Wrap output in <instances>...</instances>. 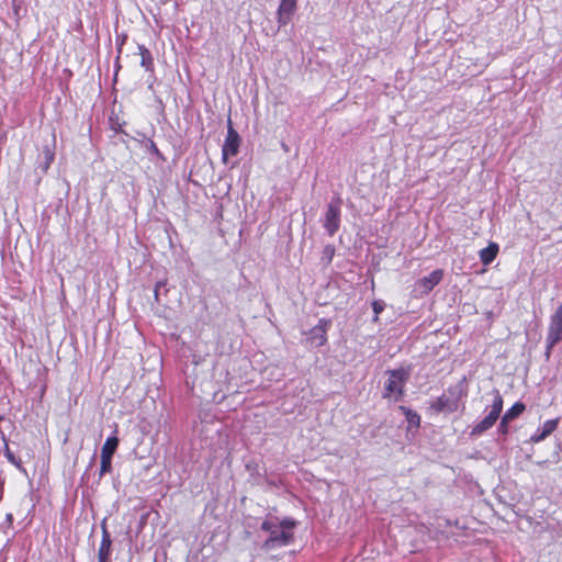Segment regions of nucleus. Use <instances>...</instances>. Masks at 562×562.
<instances>
[{"instance_id": "1a4fd4ad", "label": "nucleus", "mask_w": 562, "mask_h": 562, "mask_svg": "<svg viewBox=\"0 0 562 562\" xmlns=\"http://www.w3.org/2000/svg\"><path fill=\"white\" fill-rule=\"evenodd\" d=\"M101 529L102 539L98 550V560L110 561L112 540L105 520L102 521Z\"/></svg>"}, {"instance_id": "4be33fe9", "label": "nucleus", "mask_w": 562, "mask_h": 562, "mask_svg": "<svg viewBox=\"0 0 562 562\" xmlns=\"http://www.w3.org/2000/svg\"><path fill=\"white\" fill-rule=\"evenodd\" d=\"M508 424H509V422L504 423V418L502 417L499 426H498V431L502 435H506L508 432Z\"/></svg>"}, {"instance_id": "a211bd4d", "label": "nucleus", "mask_w": 562, "mask_h": 562, "mask_svg": "<svg viewBox=\"0 0 562 562\" xmlns=\"http://www.w3.org/2000/svg\"><path fill=\"white\" fill-rule=\"evenodd\" d=\"M402 409H404L405 414H406V419L407 422L411 424V425H415V426H418L419 425V422H420V417L417 413L415 412H412L411 409H406L404 407H402Z\"/></svg>"}, {"instance_id": "6e6552de", "label": "nucleus", "mask_w": 562, "mask_h": 562, "mask_svg": "<svg viewBox=\"0 0 562 562\" xmlns=\"http://www.w3.org/2000/svg\"><path fill=\"white\" fill-rule=\"evenodd\" d=\"M296 10V0H281L277 11V21L279 26H285L292 19Z\"/></svg>"}, {"instance_id": "9d476101", "label": "nucleus", "mask_w": 562, "mask_h": 562, "mask_svg": "<svg viewBox=\"0 0 562 562\" xmlns=\"http://www.w3.org/2000/svg\"><path fill=\"white\" fill-rule=\"evenodd\" d=\"M443 277V271L440 269L434 270L428 276L422 278L417 285L422 289V292L427 294L429 293L441 280Z\"/></svg>"}, {"instance_id": "9b49d317", "label": "nucleus", "mask_w": 562, "mask_h": 562, "mask_svg": "<svg viewBox=\"0 0 562 562\" xmlns=\"http://www.w3.org/2000/svg\"><path fill=\"white\" fill-rule=\"evenodd\" d=\"M559 419H549L530 438L532 442H540L550 436L558 427Z\"/></svg>"}, {"instance_id": "f257e3e1", "label": "nucleus", "mask_w": 562, "mask_h": 562, "mask_svg": "<svg viewBox=\"0 0 562 562\" xmlns=\"http://www.w3.org/2000/svg\"><path fill=\"white\" fill-rule=\"evenodd\" d=\"M296 522L293 519L285 518L281 521L268 519L261 524V529L269 532V537L262 544L266 550H272L288 546L293 540V529Z\"/></svg>"}, {"instance_id": "aec40b11", "label": "nucleus", "mask_w": 562, "mask_h": 562, "mask_svg": "<svg viewBox=\"0 0 562 562\" xmlns=\"http://www.w3.org/2000/svg\"><path fill=\"white\" fill-rule=\"evenodd\" d=\"M334 254H335L334 246H331V245L325 246L324 251H323V257H324V259H326V261L328 263L331 261Z\"/></svg>"}, {"instance_id": "b1692460", "label": "nucleus", "mask_w": 562, "mask_h": 562, "mask_svg": "<svg viewBox=\"0 0 562 562\" xmlns=\"http://www.w3.org/2000/svg\"><path fill=\"white\" fill-rule=\"evenodd\" d=\"M165 284H166V283H165V282H161V281L156 283V286H155V299H156L157 301H158V293H159V289H160L161 286H165Z\"/></svg>"}, {"instance_id": "4468645a", "label": "nucleus", "mask_w": 562, "mask_h": 562, "mask_svg": "<svg viewBox=\"0 0 562 562\" xmlns=\"http://www.w3.org/2000/svg\"><path fill=\"white\" fill-rule=\"evenodd\" d=\"M119 438L116 436L109 437L101 448V456L113 457L119 446Z\"/></svg>"}, {"instance_id": "dca6fc26", "label": "nucleus", "mask_w": 562, "mask_h": 562, "mask_svg": "<svg viewBox=\"0 0 562 562\" xmlns=\"http://www.w3.org/2000/svg\"><path fill=\"white\" fill-rule=\"evenodd\" d=\"M434 407L439 412L445 409L452 411L453 408H456V403H450L449 398L441 396L437 398L436 403L434 404Z\"/></svg>"}, {"instance_id": "20e7f679", "label": "nucleus", "mask_w": 562, "mask_h": 562, "mask_svg": "<svg viewBox=\"0 0 562 562\" xmlns=\"http://www.w3.org/2000/svg\"><path fill=\"white\" fill-rule=\"evenodd\" d=\"M330 325V319L321 318L310 331L305 333V346L307 348L322 347L327 340L326 333Z\"/></svg>"}, {"instance_id": "423d86ee", "label": "nucleus", "mask_w": 562, "mask_h": 562, "mask_svg": "<svg viewBox=\"0 0 562 562\" xmlns=\"http://www.w3.org/2000/svg\"><path fill=\"white\" fill-rule=\"evenodd\" d=\"M390 378L387 379L384 390V396H391L394 393L400 395L403 393V385L409 376V372L406 369H396L389 371Z\"/></svg>"}, {"instance_id": "5701e85b", "label": "nucleus", "mask_w": 562, "mask_h": 562, "mask_svg": "<svg viewBox=\"0 0 562 562\" xmlns=\"http://www.w3.org/2000/svg\"><path fill=\"white\" fill-rule=\"evenodd\" d=\"M148 150H149L151 154H154V155H156V156H158V157H161V154H160V151H159L158 147L156 146V144H155L153 140H149V144H148Z\"/></svg>"}, {"instance_id": "a878e982", "label": "nucleus", "mask_w": 562, "mask_h": 562, "mask_svg": "<svg viewBox=\"0 0 562 562\" xmlns=\"http://www.w3.org/2000/svg\"><path fill=\"white\" fill-rule=\"evenodd\" d=\"M98 562H109V561L98 560Z\"/></svg>"}, {"instance_id": "0eeeda50", "label": "nucleus", "mask_w": 562, "mask_h": 562, "mask_svg": "<svg viewBox=\"0 0 562 562\" xmlns=\"http://www.w3.org/2000/svg\"><path fill=\"white\" fill-rule=\"evenodd\" d=\"M240 146L239 134L234 130L231 119L228 120L227 135L222 147L223 160L226 161L228 157L235 156Z\"/></svg>"}, {"instance_id": "7ed1b4c3", "label": "nucleus", "mask_w": 562, "mask_h": 562, "mask_svg": "<svg viewBox=\"0 0 562 562\" xmlns=\"http://www.w3.org/2000/svg\"><path fill=\"white\" fill-rule=\"evenodd\" d=\"M341 199H333L328 205L324 218V228L329 236H334L340 227Z\"/></svg>"}, {"instance_id": "f03ea898", "label": "nucleus", "mask_w": 562, "mask_h": 562, "mask_svg": "<svg viewBox=\"0 0 562 562\" xmlns=\"http://www.w3.org/2000/svg\"><path fill=\"white\" fill-rule=\"evenodd\" d=\"M502 409H503L502 395H501L499 391L494 390L493 403L491 405V409H490L488 414L473 427L471 434L474 436H480L483 432H485L486 430H488L491 427H493V425L499 418Z\"/></svg>"}, {"instance_id": "393cba45", "label": "nucleus", "mask_w": 562, "mask_h": 562, "mask_svg": "<svg viewBox=\"0 0 562 562\" xmlns=\"http://www.w3.org/2000/svg\"><path fill=\"white\" fill-rule=\"evenodd\" d=\"M5 522L11 526L12 522H13V515L12 514H7L5 516Z\"/></svg>"}, {"instance_id": "6ab92c4d", "label": "nucleus", "mask_w": 562, "mask_h": 562, "mask_svg": "<svg viewBox=\"0 0 562 562\" xmlns=\"http://www.w3.org/2000/svg\"><path fill=\"white\" fill-rule=\"evenodd\" d=\"M385 303L381 300L373 301L372 310L374 312V321L378 319L379 315L384 311Z\"/></svg>"}, {"instance_id": "f3484780", "label": "nucleus", "mask_w": 562, "mask_h": 562, "mask_svg": "<svg viewBox=\"0 0 562 562\" xmlns=\"http://www.w3.org/2000/svg\"><path fill=\"white\" fill-rule=\"evenodd\" d=\"M111 471H112V458L101 456L99 476L102 477L104 474L110 473Z\"/></svg>"}, {"instance_id": "2eb2a0df", "label": "nucleus", "mask_w": 562, "mask_h": 562, "mask_svg": "<svg viewBox=\"0 0 562 562\" xmlns=\"http://www.w3.org/2000/svg\"><path fill=\"white\" fill-rule=\"evenodd\" d=\"M526 406L521 402L515 403L503 416L504 423L512 422L517 418L525 411Z\"/></svg>"}, {"instance_id": "ddd939ff", "label": "nucleus", "mask_w": 562, "mask_h": 562, "mask_svg": "<svg viewBox=\"0 0 562 562\" xmlns=\"http://www.w3.org/2000/svg\"><path fill=\"white\" fill-rule=\"evenodd\" d=\"M138 52L140 55V66L148 71H153L154 59L150 50L145 45H138Z\"/></svg>"}, {"instance_id": "412c9836", "label": "nucleus", "mask_w": 562, "mask_h": 562, "mask_svg": "<svg viewBox=\"0 0 562 562\" xmlns=\"http://www.w3.org/2000/svg\"><path fill=\"white\" fill-rule=\"evenodd\" d=\"M5 457L9 460V462L16 465L19 469H21L20 462L15 459L14 454L9 449H7V451H5Z\"/></svg>"}, {"instance_id": "f8f14e48", "label": "nucleus", "mask_w": 562, "mask_h": 562, "mask_svg": "<svg viewBox=\"0 0 562 562\" xmlns=\"http://www.w3.org/2000/svg\"><path fill=\"white\" fill-rule=\"evenodd\" d=\"M499 247L496 243H490V245L480 250V260L484 266L491 265L498 254Z\"/></svg>"}, {"instance_id": "39448f33", "label": "nucleus", "mask_w": 562, "mask_h": 562, "mask_svg": "<svg viewBox=\"0 0 562 562\" xmlns=\"http://www.w3.org/2000/svg\"><path fill=\"white\" fill-rule=\"evenodd\" d=\"M559 341H562V304L550 317L547 336V349L550 350Z\"/></svg>"}]
</instances>
